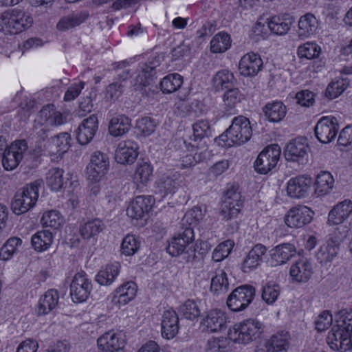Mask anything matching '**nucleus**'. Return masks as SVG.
I'll return each instance as SVG.
<instances>
[{
  "instance_id": "f257e3e1",
  "label": "nucleus",
  "mask_w": 352,
  "mask_h": 352,
  "mask_svg": "<svg viewBox=\"0 0 352 352\" xmlns=\"http://www.w3.org/2000/svg\"><path fill=\"white\" fill-rule=\"evenodd\" d=\"M264 325L257 319L248 318L236 322L228 331V338L234 343L248 344L260 337Z\"/></svg>"
},
{
  "instance_id": "f03ea898",
  "label": "nucleus",
  "mask_w": 352,
  "mask_h": 352,
  "mask_svg": "<svg viewBox=\"0 0 352 352\" xmlns=\"http://www.w3.org/2000/svg\"><path fill=\"white\" fill-rule=\"evenodd\" d=\"M252 135L250 120L243 116L235 117L230 127L221 135L219 141L223 142V146L241 145L247 142Z\"/></svg>"
},
{
  "instance_id": "7ed1b4c3",
  "label": "nucleus",
  "mask_w": 352,
  "mask_h": 352,
  "mask_svg": "<svg viewBox=\"0 0 352 352\" xmlns=\"http://www.w3.org/2000/svg\"><path fill=\"white\" fill-rule=\"evenodd\" d=\"M43 181L37 179L20 188L14 195L11 207L15 214H23L35 205L38 198V190Z\"/></svg>"
},
{
  "instance_id": "20e7f679",
  "label": "nucleus",
  "mask_w": 352,
  "mask_h": 352,
  "mask_svg": "<svg viewBox=\"0 0 352 352\" xmlns=\"http://www.w3.org/2000/svg\"><path fill=\"white\" fill-rule=\"evenodd\" d=\"M33 23L32 16L25 12L14 9L0 14V31L16 34L29 28Z\"/></svg>"
},
{
  "instance_id": "39448f33",
  "label": "nucleus",
  "mask_w": 352,
  "mask_h": 352,
  "mask_svg": "<svg viewBox=\"0 0 352 352\" xmlns=\"http://www.w3.org/2000/svg\"><path fill=\"white\" fill-rule=\"evenodd\" d=\"M256 295L255 288L250 285H243L235 288L228 296L227 305L234 311L239 312L245 309Z\"/></svg>"
},
{
  "instance_id": "423d86ee",
  "label": "nucleus",
  "mask_w": 352,
  "mask_h": 352,
  "mask_svg": "<svg viewBox=\"0 0 352 352\" xmlns=\"http://www.w3.org/2000/svg\"><path fill=\"white\" fill-rule=\"evenodd\" d=\"M243 203L238 188L234 186L228 187L223 195L220 208L223 219L230 220L236 217L243 206Z\"/></svg>"
},
{
  "instance_id": "0eeeda50",
  "label": "nucleus",
  "mask_w": 352,
  "mask_h": 352,
  "mask_svg": "<svg viewBox=\"0 0 352 352\" xmlns=\"http://www.w3.org/2000/svg\"><path fill=\"white\" fill-rule=\"evenodd\" d=\"M280 153V147L276 144L265 147L254 162L255 170L260 174L268 173L277 164Z\"/></svg>"
},
{
  "instance_id": "6e6552de",
  "label": "nucleus",
  "mask_w": 352,
  "mask_h": 352,
  "mask_svg": "<svg viewBox=\"0 0 352 352\" xmlns=\"http://www.w3.org/2000/svg\"><path fill=\"white\" fill-rule=\"evenodd\" d=\"M27 149V142L24 140H16L8 146L3 152L1 159L4 170L7 171L14 170L23 158V155Z\"/></svg>"
},
{
  "instance_id": "1a4fd4ad",
  "label": "nucleus",
  "mask_w": 352,
  "mask_h": 352,
  "mask_svg": "<svg viewBox=\"0 0 352 352\" xmlns=\"http://www.w3.org/2000/svg\"><path fill=\"white\" fill-rule=\"evenodd\" d=\"M157 192L162 197L173 195L179 188L186 186L184 175L178 172L164 175L155 182Z\"/></svg>"
},
{
  "instance_id": "9d476101",
  "label": "nucleus",
  "mask_w": 352,
  "mask_h": 352,
  "mask_svg": "<svg viewBox=\"0 0 352 352\" xmlns=\"http://www.w3.org/2000/svg\"><path fill=\"white\" fill-rule=\"evenodd\" d=\"M92 289L91 281L85 272L76 273L70 284V295L74 302H85Z\"/></svg>"
},
{
  "instance_id": "9b49d317",
  "label": "nucleus",
  "mask_w": 352,
  "mask_h": 352,
  "mask_svg": "<svg viewBox=\"0 0 352 352\" xmlns=\"http://www.w3.org/2000/svg\"><path fill=\"white\" fill-rule=\"evenodd\" d=\"M109 167V159L107 154L96 151L91 155L87 166V178L89 181L100 182Z\"/></svg>"
},
{
  "instance_id": "f8f14e48",
  "label": "nucleus",
  "mask_w": 352,
  "mask_h": 352,
  "mask_svg": "<svg viewBox=\"0 0 352 352\" xmlns=\"http://www.w3.org/2000/svg\"><path fill=\"white\" fill-rule=\"evenodd\" d=\"M338 130V120L333 116L322 117L314 128L316 138L323 144L331 142L336 138Z\"/></svg>"
},
{
  "instance_id": "ddd939ff",
  "label": "nucleus",
  "mask_w": 352,
  "mask_h": 352,
  "mask_svg": "<svg viewBox=\"0 0 352 352\" xmlns=\"http://www.w3.org/2000/svg\"><path fill=\"white\" fill-rule=\"evenodd\" d=\"M195 239L194 230L185 228L173 236L166 247V252L172 256H177L186 250L188 245Z\"/></svg>"
},
{
  "instance_id": "4468645a",
  "label": "nucleus",
  "mask_w": 352,
  "mask_h": 352,
  "mask_svg": "<svg viewBox=\"0 0 352 352\" xmlns=\"http://www.w3.org/2000/svg\"><path fill=\"white\" fill-rule=\"evenodd\" d=\"M97 343L103 352H124L125 340L121 331L111 330L99 337Z\"/></svg>"
},
{
  "instance_id": "2eb2a0df",
  "label": "nucleus",
  "mask_w": 352,
  "mask_h": 352,
  "mask_svg": "<svg viewBox=\"0 0 352 352\" xmlns=\"http://www.w3.org/2000/svg\"><path fill=\"white\" fill-rule=\"evenodd\" d=\"M160 63L161 58L157 56L149 58L147 62L140 66L135 78V89L145 87L151 84L156 74L155 69L160 66Z\"/></svg>"
},
{
  "instance_id": "dca6fc26",
  "label": "nucleus",
  "mask_w": 352,
  "mask_h": 352,
  "mask_svg": "<svg viewBox=\"0 0 352 352\" xmlns=\"http://www.w3.org/2000/svg\"><path fill=\"white\" fill-rule=\"evenodd\" d=\"M327 342L335 351L345 352L352 349V338L336 324L329 332Z\"/></svg>"
},
{
  "instance_id": "f3484780",
  "label": "nucleus",
  "mask_w": 352,
  "mask_h": 352,
  "mask_svg": "<svg viewBox=\"0 0 352 352\" xmlns=\"http://www.w3.org/2000/svg\"><path fill=\"white\" fill-rule=\"evenodd\" d=\"M309 146L305 138H297L286 146L285 157L286 160L303 164L307 160Z\"/></svg>"
},
{
  "instance_id": "a211bd4d",
  "label": "nucleus",
  "mask_w": 352,
  "mask_h": 352,
  "mask_svg": "<svg viewBox=\"0 0 352 352\" xmlns=\"http://www.w3.org/2000/svg\"><path fill=\"white\" fill-rule=\"evenodd\" d=\"M312 184V179L307 175L292 177L287 182V194L291 198H304L309 195Z\"/></svg>"
},
{
  "instance_id": "6ab92c4d",
  "label": "nucleus",
  "mask_w": 352,
  "mask_h": 352,
  "mask_svg": "<svg viewBox=\"0 0 352 352\" xmlns=\"http://www.w3.org/2000/svg\"><path fill=\"white\" fill-rule=\"evenodd\" d=\"M314 214V212L307 206H298L291 208L287 212L285 221L290 228H301L312 221Z\"/></svg>"
},
{
  "instance_id": "aec40b11",
  "label": "nucleus",
  "mask_w": 352,
  "mask_h": 352,
  "mask_svg": "<svg viewBox=\"0 0 352 352\" xmlns=\"http://www.w3.org/2000/svg\"><path fill=\"white\" fill-rule=\"evenodd\" d=\"M263 62L258 54L248 52L244 54L239 63V71L245 77H253L262 70Z\"/></svg>"
},
{
  "instance_id": "412c9836",
  "label": "nucleus",
  "mask_w": 352,
  "mask_h": 352,
  "mask_svg": "<svg viewBox=\"0 0 352 352\" xmlns=\"http://www.w3.org/2000/svg\"><path fill=\"white\" fill-rule=\"evenodd\" d=\"M98 129V120L96 115H91L82 120L76 129V139L81 145L88 144L95 136Z\"/></svg>"
},
{
  "instance_id": "4be33fe9",
  "label": "nucleus",
  "mask_w": 352,
  "mask_h": 352,
  "mask_svg": "<svg viewBox=\"0 0 352 352\" xmlns=\"http://www.w3.org/2000/svg\"><path fill=\"white\" fill-rule=\"evenodd\" d=\"M138 145L131 140L120 142L116 150L115 159L121 164H133L138 155Z\"/></svg>"
},
{
  "instance_id": "5701e85b",
  "label": "nucleus",
  "mask_w": 352,
  "mask_h": 352,
  "mask_svg": "<svg viewBox=\"0 0 352 352\" xmlns=\"http://www.w3.org/2000/svg\"><path fill=\"white\" fill-rule=\"evenodd\" d=\"M201 324L207 331L219 332L226 329V314L221 309H211L206 313Z\"/></svg>"
},
{
  "instance_id": "b1692460",
  "label": "nucleus",
  "mask_w": 352,
  "mask_h": 352,
  "mask_svg": "<svg viewBox=\"0 0 352 352\" xmlns=\"http://www.w3.org/2000/svg\"><path fill=\"white\" fill-rule=\"evenodd\" d=\"M69 117V115L67 113L56 111L53 104L44 106L38 112L39 122L43 123L44 121L47 125L51 126H60L66 123Z\"/></svg>"
},
{
  "instance_id": "393cba45",
  "label": "nucleus",
  "mask_w": 352,
  "mask_h": 352,
  "mask_svg": "<svg viewBox=\"0 0 352 352\" xmlns=\"http://www.w3.org/2000/svg\"><path fill=\"white\" fill-rule=\"evenodd\" d=\"M162 336L164 338L170 340L175 338L179 332V317L173 309L164 312L162 320Z\"/></svg>"
},
{
  "instance_id": "a878e982",
  "label": "nucleus",
  "mask_w": 352,
  "mask_h": 352,
  "mask_svg": "<svg viewBox=\"0 0 352 352\" xmlns=\"http://www.w3.org/2000/svg\"><path fill=\"white\" fill-rule=\"evenodd\" d=\"M296 254L295 246L289 243L276 245L270 251L271 264L273 266L286 263Z\"/></svg>"
},
{
  "instance_id": "bb28decb",
  "label": "nucleus",
  "mask_w": 352,
  "mask_h": 352,
  "mask_svg": "<svg viewBox=\"0 0 352 352\" xmlns=\"http://www.w3.org/2000/svg\"><path fill=\"white\" fill-rule=\"evenodd\" d=\"M153 202L151 197L138 196L127 208L126 214L132 219H141L151 209Z\"/></svg>"
},
{
  "instance_id": "cd10ccee",
  "label": "nucleus",
  "mask_w": 352,
  "mask_h": 352,
  "mask_svg": "<svg viewBox=\"0 0 352 352\" xmlns=\"http://www.w3.org/2000/svg\"><path fill=\"white\" fill-rule=\"evenodd\" d=\"M339 250L340 241L336 237H331L320 247L316 258L321 264L330 263L337 256Z\"/></svg>"
},
{
  "instance_id": "c85d7f7f",
  "label": "nucleus",
  "mask_w": 352,
  "mask_h": 352,
  "mask_svg": "<svg viewBox=\"0 0 352 352\" xmlns=\"http://www.w3.org/2000/svg\"><path fill=\"white\" fill-rule=\"evenodd\" d=\"M289 274L294 281L306 283L313 274L311 262L307 259H301L292 265Z\"/></svg>"
},
{
  "instance_id": "c756f323",
  "label": "nucleus",
  "mask_w": 352,
  "mask_h": 352,
  "mask_svg": "<svg viewBox=\"0 0 352 352\" xmlns=\"http://www.w3.org/2000/svg\"><path fill=\"white\" fill-rule=\"evenodd\" d=\"M59 294L56 289H48L43 296H41L36 313L38 316L46 315L54 309L58 303Z\"/></svg>"
},
{
  "instance_id": "7c9ffc66",
  "label": "nucleus",
  "mask_w": 352,
  "mask_h": 352,
  "mask_svg": "<svg viewBox=\"0 0 352 352\" xmlns=\"http://www.w3.org/2000/svg\"><path fill=\"white\" fill-rule=\"evenodd\" d=\"M352 212V201L346 199L338 204L329 212L328 221L332 225H338L349 218Z\"/></svg>"
},
{
  "instance_id": "2f4dec72",
  "label": "nucleus",
  "mask_w": 352,
  "mask_h": 352,
  "mask_svg": "<svg viewBox=\"0 0 352 352\" xmlns=\"http://www.w3.org/2000/svg\"><path fill=\"white\" fill-rule=\"evenodd\" d=\"M318 19L313 14H304L298 21V37L304 39L315 34L318 29Z\"/></svg>"
},
{
  "instance_id": "473e14b6",
  "label": "nucleus",
  "mask_w": 352,
  "mask_h": 352,
  "mask_svg": "<svg viewBox=\"0 0 352 352\" xmlns=\"http://www.w3.org/2000/svg\"><path fill=\"white\" fill-rule=\"evenodd\" d=\"M193 134L190 137V142L189 144L191 147L196 148H201L205 147L204 139L210 135V126L209 122L206 120H200L192 125Z\"/></svg>"
},
{
  "instance_id": "72a5a7b5",
  "label": "nucleus",
  "mask_w": 352,
  "mask_h": 352,
  "mask_svg": "<svg viewBox=\"0 0 352 352\" xmlns=\"http://www.w3.org/2000/svg\"><path fill=\"white\" fill-rule=\"evenodd\" d=\"M131 127V120L124 114H118L111 118L108 130L111 135L117 138L129 132Z\"/></svg>"
},
{
  "instance_id": "f704fd0d",
  "label": "nucleus",
  "mask_w": 352,
  "mask_h": 352,
  "mask_svg": "<svg viewBox=\"0 0 352 352\" xmlns=\"http://www.w3.org/2000/svg\"><path fill=\"white\" fill-rule=\"evenodd\" d=\"M265 252L266 248L263 245L257 244L254 245L244 258L241 265L242 271L248 273L257 267Z\"/></svg>"
},
{
  "instance_id": "c9c22d12",
  "label": "nucleus",
  "mask_w": 352,
  "mask_h": 352,
  "mask_svg": "<svg viewBox=\"0 0 352 352\" xmlns=\"http://www.w3.org/2000/svg\"><path fill=\"white\" fill-rule=\"evenodd\" d=\"M120 270V265L119 263L107 264L99 270L95 280L100 285H110L118 276Z\"/></svg>"
},
{
  "instance_id": "e433bc0d",
  "label": "nucleus",
  "mask_w": 352,
  "mask_h": 352,
  "mask_svg": "<svg viewBox=\"0 0 352 352\" xmlns=\"http://www.w3.org/2000/svg\"><path fill=\"white\" fill-rule=\"evenodd\" d=\"M137 290V285L133 281L126 282L114 291L113 301L126 305L135 297Z\"/></svg>"
},
{
  "instance_id": "4c0bfd02",
  "label": "nucleus",
  "mask_w": 352,
  "mask_h": 352,
  "mask_svg": "<svg viewBox=\"0 0 352 352\" xmlns=\"http://www.w3.org/2000/svg\"><path fill=\"white\" fill-rule=\"evenodd\" d=\"M289 346L287 333L274 334L265 343L266 352H287Z\"/></svg>"
},
{
  "instance_id": "58836bf2",
  "label": "nucleus",
  "mask_w": 352,
  "mask_h": 352,
  "mask_svg": "<svg viewBox=\"0 0 352 352\" xmlns=\"http://www.w3.org/2000/svg\"><path fill=\"white\" fill-rule=\"evenodd\" d=\"M89 16L86 11H81L72 13L69 15L62 17L56 25L60 31H65L70 28L78 26L83 23Z\"/></svg>"
},
{
  "instance_id": "ea45409f",
  "label": "nucleus",
  "mask_w": 352,
  "mask_h": 352,
  "mask_svg": "<svg viewBox=\"0 0 352 352\" xmlns=\"http://www.w3.org/2000/svg\"><path fill=\"white\" fill-rule=\"evenodd\" d=\"M294 23L291 16H272L267 23V26L272 33L276 35H285L290 30Z\"/></svg>"
},
{
  "instance_id": "a19ab883",
  "label": "nucleus",
  "mask_w": 352,
  "mask_h": 352,
  "mask_svg": "<svg viewBox=\"0 0 352 352\" xmlns=\"http://www.w3.org/2000/svg\"><path fill=\"white\" fill-rule=\"evenodd\" d=\"M265 117L272 122H278L286 115V107L281 102L267 104L263 109Z\"/></svg>"
},
{
  "instance_id": "79ce46f5",
  "label": "nucleus",
  "mask_w": 352,
  "mask_h": 352,
  "mask_svg": "<svg viewBox=\"0 0 352 352\" xmlns=\"http://www.w3.org/2000/svg\"><path fill=\"white\" fill-rule=\"evenodd\" d=\"M104 223L100 219L89 220L80 226V234L84 239H89L102 232Z\"/></svg>"
},
{
  "instance_id": "37998d69",
  "label": "nucleus",
  "mask_w": 352,
  "mask_h": 352,
  "mask_svg": "<svg viewBox=\"0 0 352 352\" xmlns=\"http://www.w3.org/2000/svg\"><path fill=\"white\" fill-rule=\"evenodd\" d=\"M53 242V236L49 230L38 231L32 235L31 243L33 248L38 252L47 250Z\"/></svg>"
},
{
  "instance_id": "c03bdc74",
  "label": "nucleus",
  "mask_w": 352,
  "mask_h": 352,
  "mask_svg": "<svg viewBox=\"0 0 352 352\" xmlns=\"http://www.w3.org/2000/svg\"><path fill=\"white\" fill-rule=\"evenodd\" d=\"M234 77L232 73L228 70L219 71L214 76L212 81L216 91H220L225 89H232L234 83Z\"/></svg>"
},
{
  "instance_id": "a18cd8bd",
  "label": "nucleus",
  "mask_w": 352,
  "mask_h": 352,
  "mask_svg": "<svg viewBox=\"0 0 352 352\" xmlns=\"http://www.w3.org/2000/svg\"><path fill=\"white\" fill-rule=\"evenodd\" d=\"M334 184L333 176L329 172H320L316 179V193L318 196L324 195L330 192Z\"/></svg>"
},
{
  "instance_id": "49530a36",
  "label": "nucleus",
  "mask_w": 352,
  "mask_h": 352,
  "mask_svg": "<svg viewBox=\"0 0 352 352\" xmlns=\"http://www.w3.org/2000/svg\"><path fill=\"white\" fill-rule=\"evenodd\" d=\"M23 241L17 236L9 238L0 250V258L3 261L10 259L14 254L19 252Z\"/></svg>"
},
{
  "instance_id": "de8ad7c7",
  "label": "nucleus",
  "mask_w": 352,
  "mask_h": 352,
  "mask_svg": "<svg viewBox=\"0 0 352 352\" xmlns=\"http://www.w3.org/2000/svg\"><path fill=\"white\" fill-rule=\"evenodd\" d=\"M69 140L70 135L66 132L53 137L49 144L50 151L58 155L65 153L70 146Z\"/></svg>"
},
{
  "instance_id": "09e8293b",
  "label": "nucleus",
  "mask_w": 352,
  "mask_h": 352,
  "mask_svg": "<svg viewBox=\"0 0 352 352\" xmlns=\"http://www.w3.org/2000/svg\"><path fill=\"white\" fill-rule=\"evenodd\" d=\"M349 81L347 78H335L327 86L325 96L329 99H334L341 95L347 88Z\"/></svg>"
},
{
  "instance_id": "8fccbe9b",
  "label": "nucleus",
  "mask_w": 352,
  "mask_h": 352,
  "mask_svg": "<svg viewBox=\"0 0 352 352\" xmlns=\"http://www.w3.org/2000/svg\"><path fill=\"white\" fill-rule=\"evenodd\" d=\"M205 215V210L200 207L195 206L188 210L182 219V229L185 228H193L203 219Z\"/></svg>"
},
{
  "instance_id": "3c124183",
  "label": "nucleus",
  "mask_w": 352,
  "mask_h": 352,
  "mask_svg": "<svg viewBox=\"0 0 352 352\" xmlns=\"http://www.w3.org/2000/svg\"><path fill=\"white\" fill-rule=\"evenodd\" d=\"M231 42L229 34L219 32L210 41V50L212 53H223L230 47Z\"/></svg>"
},
{
  "instance_id": "603ef678",
  "label": "nucleus",
  "mask_w": 352,
  "mask_h": 352,
  "mask_svg": "<svg viewBox=\"0 0 352 352\" xmlns=\"http://www.w3.org/2000/svg\"><path fill=\"white\" fill-rule=\"evenodd\" d=\"M183 84V78L179 74H170L160 82V89L164 94H170L179 89Z\"/></svg>"
},
{
  "instance_id": "864d4df0",
  "label": "nucleus",
  "mask_w": 352,
  "mask_h": 352,
  "mask_svg": "<svg viewBox=\"0 0 352 352\" xmlns=\"http://www.w3.org/2000/svg\"><path fill=\"white\" fill-rule=\"evenodd\" d=\"M64 170L58 167L51 168L46 173L47 185L54 191L60 190L64 185Z\"/></svg>"
},
{
  "instance_id": "5fc2aeb1",
  "label": "nucleus",
  "mask_w": 352,
  "mask_h": 352,
  "mask_svg": "<svg viewBox=\"0 0 352 352\" xmlns=\"http://www.w3.org/2000/svg\"><path fill=\"white\" fill-rule=\"evenodd\" d=\"M243 98V95L239 89L232 88L227 90L223 96L225 111L232 113Z\"/></svg>"
},
{
  "instance_id": "6e6d98bb",
  "label": "nucleus",
  "mask_w": 352,
  "mask_h": 352,
  "mask_svg": "<svg viewBox=\"0 0 352 352\" xmlns=\"http://www.w3.org/2000/svg\"><path fill=\"white\" fill-rule=\"evenodd\" d=\"M229 289V283L226 273L220 270L212 278L210 290L215 294H221L227 292Z\"/></svg>"
},
{
  "instance_id": "4d7b16f0",
  "label": "nucleus",
  "mask_w": 352,
  "mask_h": 352,
  "mask_svg": "<svg viewBox=\"0 0 352 352\" xmlns=\"http://www.w3.org/2000/svg\"><path fill=\"white\" fill-rule=\"evenodd\" d=\"M140 247L138 237L133 234L126 235L121 244L122 253L126 256H132L135 254Z\"/></svg>"
},
{
  "instance_id": "13d9d810",
  "label": "nucleus",
  "mask_w": 352,
  "mask_h": 352,
  "mask_svg": "<svg viewBox=\"0 0 352 352\" xmlns=\"http://www.w3.org/2000/svg\"><path fill=\"white\" fill-rule=\"evenodd\" d=\"M280 288L278 284L268 283L263 287L261 297L267 305H272L280 295Z\"/></svg>"
},
{
  "instance_id": "bf43d9fd",
  "label": "nucleus",
  "mask_w": 352,
  "mask_h": 352,
  "mask_svg": "<svg viewBox=\"0 0 352 352\" xmlns=\"http://www.w3.org/2000/svg\"><path fill=\"white\" fill-rule=\"evenodd\" d=\"M234 243L228 239L219 244L213 250L212 258L215 262H220L228 256L232 250Z\"/></svg>"
},
{
  "instance_id": "052dcab7",
  "label": "nucleus",
  "mask_w": 352,
  "mask_h": 352,
  "mask_svg": "<svg viewBox=\"0 0 352 352\" xmlns=\"http://www.w3.org/2000/svg\"><path fill=\"white\" fill-rule=\"evenodd\" d=\"M229 347L228 340L223 337L212 338L207 342L206 352H228Z\"/></svg>"
},
{
  "instance_id": "680f3d73",
  "label": "nucleus",
  "mask_w": 352,
  "mask_h": 352,
  "mask_svg": "<svg viewBox=\"0 0 352 352\" xmlns=\"http://www.w3.org/2000/svg\"><path fill=\"white\" fill-rule=\"evenodd\" d=\"M41 222L45 228L58 229L61 225L62 219L58 211L52 210L43 214Z\"/></svg>"
},
{
  "instance_id": "e2e57ef3",
  "label": "nucleus",
  "mask_w": 352,
  "mask_h": 352,
  "mask_svg": "<svg viewBox=\"0 0 352 352\" xmlns=\"http://www.w3.org/2000/svg\"><path fill=\"white\" fill-rule=\"evenodd\" d=\"M320 47L315 43L307 42L298 48V55L300 58L312 59L319 56Z\"/></svg>"
},
{
  "instance_id": "0e129e2a",
  "label": "nucleus",
  "mask_w": 352,
  "mask_h": 352,
  "mask_svg": "<svg viewBox=\"0 0 352 352\" xmlns=\"http://www.w3.org/2000/svg\"><path fill=\"white\" fill-rule=\"evenodd\" d=\"M153 175V168L148 162H142L137 164L135 172V179L142 184L147 183Z\"/></svg>"
},
{
  "instance_id": "69168bd1",
  "label": "nucleus",
  "mask_w": 352,
  "mask_h": 352,
  "mask_svg": "<svg viewBox=\"0 0 352 352\" xmlns=\"http://www.w3.org/2000/svg\"><path fill=\"white\" fill-rule=\"evenodd\" d=\"M180 311L183 316L189 320H194L200 316L199 305L194 300H187L181 306Z\"/></svg>"
},
{
  "instance_id": "338daca9",
  "label": "nucleus",
  "mask_w": 352,
  "mask_h": 352,
  "mask_svg": "<svg viewBox=\"0 0 352 352\" xmlns=\"http://www.w3.org/2000/svg\"><path fill=\"white\" fill-rule=\"evenodd\" d=\"M155 121L148 117L142 118L137 120L136 129L138 132L144 136L151 135L155 130Z\"/></svg>"
},
{
  "instance_id": "774afa93",
  "label": "nucleus",
  "mask_w": 352,
  "mask_h": 352,
  "mask_svg": "<svg viewBox=\"0 0 352 352\" xmlns=\"http://www.w3.org/2000/svg\"><path fill=\"white\" fill-rule=\"evenodd\" d=\"M49 126L50 125H47L45 122L43 121V123L39 122L38 115L33 127V134L38 139V141H43L48 137Z\"/></svg>"
}]
</instances>
